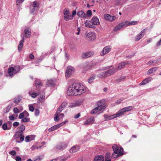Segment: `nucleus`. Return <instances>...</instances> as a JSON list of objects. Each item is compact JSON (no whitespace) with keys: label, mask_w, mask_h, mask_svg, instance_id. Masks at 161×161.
<instances>
[{"label":"nucleus","mask_w":161,"mask_h":161,"mask_svg":"<svg viewBox=\"0 0 161 161\" xmlns=\"http://www.w3.org/2000/svg\"><path fill=\"white\" fill-rule=\"evenodd\" d=\"M87 90L86 87L80 83H75L71 85L69 87L67 92L68 96H77L80 95L86 92Z\"/></svg>","instance_id":"f257e3e1"},{"label":"nucleus","mask_w":161,"mask_h":161,"mask_svg":"<svg viewBox=\"0 0 161 161\" xmlns=\"http://www.w3.org/2000/svg\"><path fill=\"white\" fill-rule=\"evenodd\" d=\"M112 147L114 151L112 154V156L114 158H117L124 154L123 149L122 147H119L116 145H114Z\"/></svg>","instance_id":"f03ea898"},{"label":"nucleus","mask_w":161,"mask_h":161,"mask_svg":"<svg viewBox=\"0 0 161 161\" xmlns=\"http://www.w3.org/2000/svg\"><path fill=\"white\" fill-rule=\"evenodd\" d=\"M20 70V67L19 65L15 66L14 67L9 68L8 70V72L10 77H12L14 75L18 72Z\"/></svg>","instance_id":"7ed1b4c3"},{"label":"nucleus","mask_w":161,"mask_h":161,"mask_svg":"<svg viewBox=\"0 0 161 161\" xmlns=\"http://www.w3.org/2000/svg\"><path fill=\"white\" fill-rule=\"evenodd\" d=\"M24 138L25 136L23 134L15 133L13 137L12 140H15L16 143H21L24 141Z\"/></svg>","instance_id":"20e7f679"},{"label":"nucleus","mask_w":161,"mask_h":161,"mask_svg":"<svg viewBox=\"0 0 161 161\" xmlns=\"http://www.w3.org/2000/svg\"><path fill=\"white\" fill-rule=\"evenodd\" d=\"M39 9V4L36 1L33 2L32 5L30 7V12L33 13Z\"/></svg>","instance_id":"39448f33"},{"label":"nucleus","mask_w":161,"mask_h":161,"mask_svg":"<svg viewBox=\"0 0 161 161\" xmlns=\"http://www.w3.org/2000/svg\"><path fill=\"white\" fill-rule=\"evenodd\" d=\"M132 109L133 107L131 106L126 107L119 110L118 111V112L120 116L125 114L126 112L131 111L132 110Z\"/></svg>","instance_id":"423d86ee"},{"label":"nucleus","mask_w":161,"mask_h":161,"mask_svg":"<svg viewBox=\"0 0 161 161\" xmlns=\"http://www.w3.org/2000/svg\"><path fill=\"white\" fill-rule=\"evenodd\" d=\"M74 72V68L71 66H68L67 68L66 71L65 73V76L66 78L69 77Z\"/></svg>","instance_id":"0eeeda50"},{"label":"nucleus","mask_w":161,"mask_h":161,"mask_svg":"<svg viewBox=\"0 0 161 161\" xmlns=\"http://www.w3.org/2000/svg\"><path fill=\"white\" fill-rule=\"evenodd\" d=\"M97 105L100 109L103 112L106 107L105 101L103 100L99 101L97 103Z\"/></svg>","instance_id":"6e6552de"},{"label":"nucleus","mask_w":161,"mask_h":161,"mask_svg":"<svg viewBox=\"0 0 161 161\" xmlns=\"http://www.w3.org/2000/svg\"><path fill=\"white\" fill-rule=\"evenodd\" d=\"M86 37L88 38L91 41H93L96 38L95 34L91 31L87 32L86 33Z\"/></svg>","instance_id":"1a4fd4ad"},{"label":"nucleus","mask_w":161,"mask_h":161,"mask_svg":"<svg viewBox=\"0 0 161 161\" xmlns=\"http://www.w3.org/2000/svg\"><path fill=\"white\" fill-rule=\"evenodd\" d=\"M84 102V100L80 99L75 101V103H71L69 106V108H72L79 106L82 104Z\"/></svg>","instance_id":"9d476101"},{"label":"nucleus","mask_w":161,"mask_h":161,"mask_svg":"<svg viewBox=\"0 0 161 161\" xmlns=\"http://www.w3.org/2000/svg\"><path fill=\"white\" fill-rule=\"evenodd\" d=\"M21 40L19 42L18 47V50L19 52L22 50V48L23 46V42L25 41L24 36L23 33L21 34Z\"/></svg>","instance_id":"9b49d317"},{"label":"nucleus","mask_w":161,"mask_h":161,"mask_svg":"<svg viewBox=\"0 0 161 161\" xmlns=\"http://www.w3.org/2000/svg\"><path fill=\"white\" fill-rule=\"evenodd\" d=\"M67 144L64 142L58 143L56 146V148L59 150H64L67 147Z\"/></svg>","instance_id":"f8f14e48"},{"label":"nucleus","mask_w":161,"mask_h":161,"mask_svg":"<svg viewBox=\"0 0 161 161\" xmlns=\"http://www.w3.org/2000/svg\"><path fill=\"white\" fill-rule=\"evenodd\" d=\"M111 47L110 46H106L102 50L100 53L101 55L102 56L104 55L105 54L111 51Z\"/></svg>","instance_id":"ddd939ff"},{"label":"nucleus","mask_w":161,"mask_h":161,"mask_svg":"<svg viewBox=\"0 0 161 161\" xmlns=\"http://www.w3.org/2000/svg\"><path fill=\"white\" fill-rule=\"evenodd\" d=\"M105 19L107 20L112 22L116 19V17L114 16H111L108 14H106L104 15Z\"/></svg>","instance_id":"4468645a"},{"label":"nucleus","mask_w":161,"mask_h":161,"mask_svg":"<svg viewBox=\"0 0 161 161\" xmlns=\"http://www.w3.org/2000/svg\"><path fill=\"white\" fill-rule=\"evenodd\" d=\"M24 36L25 37L28 38L30 37L31 36V30L29 28H26L24 31Z\"/></svg>","instance_id":"2eb2a0df"},{"label":"nucleus","mask_w":161,"mask_h":161,"mask_svg":"<svg viewBox=\"0 0 161 161\" xmlns=\"http://www.w3.org/2000/svg\"><path fill=\"white\" fill-rule=\"evenodd\" d=\"M18 128L19 130L17 131L15 133L23 134V132L25 130V128L24 125L22 123L20 124V126Z\"/></svg>","instance_id":"dca6fc26"},{"label":"nucleus","mask_w":161,"mask_h":161,"mask_svg":"<svg viewBox=\"0 0 161 161\" xmlns=\"http://www.w3.org/2000/svg\"><path fill=\"white\" fill-rule=\"evenodd\" d=\"M99 107L97 106L96 107L93 109L90 112L91 114H98L101 113L103 112L99 108Z\"/></svg>","instance_id":"f3484780"},{"label":"nucleus","mask_w":161,"mask_h":161,"mask_svg":"<svg viewBox=\"0 0 161 161\" xmlns=\"http://www.w3.org/2000/svg\"><path fill=\"white\" fill-rule=\"evenodd\" d=\"M125 25V22H122L121 23H120L117 25L116 26L113 30L114 31H117L121 29Z\"/></svg>","instance_id":"a211bd4d"},{"label":"nucleus","mask_w":161,"mask_h":161,"mask_svg":"<svg viewBox=\"0 0 161 161\" xmlns=\"http://www.w3.org/2000/svg\"><path fill=\"white\" fill-rule=\"evenodd\" d=\"M77 15L80 18L85 19L86 18V15L84 11L82 10L78 11L77 13Z\"/></svg>","instance_id":"6ab92c4d"},{"label":"nucleus","mask_w":161,"mask_h":161,"mask_svg":"<svg viewBox=\"0 0 161 161\" xmlns=\"http://www.w3.org/2000/svg\"><path fill=\"white\" fill-rule=\"evenodd\" d=\"M92 22L94 25H99L100 23L98 18L95 16H94L92 18Z\"/></svg>","instance_id":"aec40b11"},{"label":"nucleus","mask_w":161,"mask_h":161,"mask_svg":"<svg viewBox=\"0 0 161 161\" xmlns=\"http://www.w3.org/2000/svg\"><path fill=\"white\" fill-rule=\"evenodd\" d=\"M80 148L78 145H76L73 147L69 150L70 153H74L78 151Z\"/></svg>","instance_id":"412c9836"},{"label":"nucleus","mask_w":161,"mask_h":161,"mask_svg":"<svg viewBox=\"0 0 161 161\" xmlns=\"http://www.w3.org/2000/svg\"><path fill=\"white\" fill-rule=\"evenodd\" d=\"M94 121V117H92L88 119L84 123V125H90L93 124Z\"/></svg>","instance_id":"4be33fe9"},{"label":"nucleus","mask_w":161,"mask_h":161,"mask_svg":"<svg viewBox=\"0 0 161 161\" xmlns=\"http://www.w3.org/2000/svg\"><path fill=\"white\" fill-rule=\"evenodd\" d=\"M92 22L89 20H86L85 22V25L86 27H89L93 29H94L96 28L95 25H94L93 24H92Z\"/></svg>","instance_id":"5701e85b"},{"label":"nucleus","mask_w":161,"mask_h":161,"mask_svg":"<svg viewBox=\"0 0 161 161\" xmlns=\"http://www.w3.org/2000/svg\"><path fill=\"white\" fill-rule=\"evenodd\" d=\"M152 80V78L148 77L144 79L140 84V85H144L149 83Z\"/></svg>","instance_id":"b1692460"},{"label":"nucleus","mask_w":161,"mask_h":161,"mask_svg":"<svg viewBox=\"0 0 161 161\" xmlns=\"http://www.w3.org/2000/svg\"><path fill=\"white\" fill-rule=\"evenodd\" d=\"M8 123H10V125L9 126H8L7 124L6 123H4L2 126V127L3 129L4 130H10L11 127L12 126V125L11 124V122H8Z\"/></svg>","instance_id":"393cba45"},{"label":"nucleus","mask_w":161,"mask_h":161,"mask_svg":"<svg viewBox=\"0 0 161 161\" xmlns=\"http://www.w3.org/2000/svg\"><path fill=\"white\" fill-rule=\"evenodd\" d=\"M115 70L116 69L114 68L105 71L107 77L111 75L115 71Z\"/></svg>","instance_id":"a878e982"},{"label":"nucleus","mask_w":161,"mask_h":161,"mask_svg":"<svg viewBox=\"0 0 161 161\" xmlns=\"http://www.w3.org/2000/svg\"><path fill=\"white\" fill-rule=\"evenodd\" d=\"M104 158L102 155H97L95 157L94 161H104Z\"/></svg>","instance_id":"bb28decb"},{"label":"nucleus","mask_w":161,"mask_h":161,"mask_svg":"<svg viewBox=\"0 0 161 161\" xmlns=\"http://www.w3.org/2000/svg\"><path fill=\"white\" fill-rule=\"evenodd\" d=\"M128 64V62H123L120 63L118 66L117 69L119 70L121 69Z\"/></svg>","instance_id":"cd10ccee"},{"label":"nucleus","mask_w":161,"mask_h":161,"mask_svg":"<svg viewBox=\"0 0 161 161\" xmlns=\"http://www.w3.org/2000/svg\"><path fill=\"white\" fill-rule=\"evenodd\" d=\"M120 115L118 111L115 114H112L110 115H108V120H110L114 118L120 116Z\"/></svg>","instance_id":"c85d7f7f"},{"label":"nucleus","mask_w":161,"mask_h":161,"mask_svg":"<svg viewBox=\"0 0 161 161\" xmlns=\"http://www.w3.org/2000/svg\"><path fill=\"white\" fill-rule=\"evenodd\" d=\"M92 53L91 52H86L83 53L82 55V58H87L91 56Z\"/></svg>","instance_id":"c756f323"},{"label":"nucleus","mask_w":161,"mask_h":161,"mask_svg":"<svg viewBox=\"0 0 161 161\" xmlns=\"http://www.w3.org/2000/svg\"><path fill=\"white\" fill-rule=\"evenodd\" d=\"M55 84V81L54 80H47V85L49 86H54Z\"/></svg>","instance_id":"7c9ffc66"},{"label":"nucleus","mask_w":161,"mask_h":161,"mask_svg":"<svg viewBox=\"0 0 161 161\" xmlns=\"http://www.w3.org/2000/svg\"><path fill=\"white\" fill-rule=\"evenodd\" d=\"M45 96L42 95L38 99V102L39 103H42L45 101Z\"/></svg>","instance_id":"2f4dec72"},{"label":"nucleus","mask_w":161,"mask_h":161,"mask_svg":"<svg viewBox=\"0 0 161 161\" xmlns=\"http://www.w3.org/2000/svg\"><path fill=\"white\" fill-rule=\"evenodd\" d=\"M125 23L126 25L127 26L129 25H136L137 23V22L136 21H132L129 22L128 21H126L125 22Z\"/></svg>","instance_id":"473e14b6"},{"label":"nucleus","mask_w":161,"mask_h":161,"mask_svg":"<svg viewBox=\"0 0 161 161\" xmlns=\"http://www.w3.org/2000/svg\"><path fill=\"white\" fill-rule=\"evenodd\" d=\"M111 154L109 153H107L105 155V161H111Z\"/></svg>","instance_id":"72a5a7b5"},{"label":"nucleus","mask_w":161,"mask_h":161,"mask_svg":"<svg viewBox=\"0 0 161 161\" xmlns=\"http://www.w3.org/2000/svg\"><path fill=\"white\" fill-rule=\"evenodd\" d=\"M157 69L156 67L151 68L148 70L147 74L149 75L155 72Z\"/></svg>","instance_id":"f704fd0d"},{"label":"nucleus","mask_w":161,"mask_h":161,"mask_svg":"<svg viewBox=\"0 0 161 161\" xmlns=\"http://www.w3.org/2000/svg\"><path fill=\"white\" fill-rule=\"evenodd\" d=\"M97 76L98 78H101L107 77L105 71L98 74L97 75Z\"/></svg>","instance_id":"c9c22d12"},{"label":"nucleus","mask_w":161,"mask_h":161,"mask_svg":"<svg viewBox=\"0 0 161 161\" xmlns=\"http://www.w3.org/2000/svg\"><path fill=\"white\" fill-rule=\"evenodd\" d=\"M73 19V16L71 15H69L68 14L66 15H65L64 16V20L66 21H68L70 19Z\"/></svg>","instance_id":"e433bc0d"},{"label":"nucleus","mask_w":161,"mask_h":161,"mask_svg":"<svg viewBox=\"0 0 161 161\" xmlns=\"http://www.w3.org/2000/svg\"><path fill=\"white\" fill-rule=\"evenodd\" d=\"M144 36V34H142L141 33H140L139 34L137 35L135 38V40L136 41H139Z\"/></svg>","instance_id":"4c0bfd02"},{"label":"nucleus","mask_w":161,"mask_h":161,"mask_svg":"<svg viewBox=\"0 0 161 161\" xmlns=\"http://www.w3.org/2000/svg\"><path fill=\"white\" fill-rule=\"evenodd\" d=\"M21 100V96H18L17 98H15L14 99V102L16 104L20 102Z\"/></svg>","instance_id":"58836bf2"},{"label":"nucleus","mask_w":161,"mask_h":161,"mask_svg":"<svg viewBox=\"0 0 161 161\" xmlns=\"http://www.w3.org/2000/svg\"><path fill=\"white\" fill-rule=\"evenodd\" d=\"M21 121L22 123L30 122V119L29 118L24 117L21 119Z\"/></svg>","instance_id":"ea45409f"},{"label":"nucleus","mask_w":161,"mask_h":161,"mask_svg":"<svg viewBox=\"0 0 161 161\" xmlns=\"http://www.w3.org/2000/svg\"><path fill=\"white\" fill-rule=\"evenodd\" d=\"M126 76H121L116 79V81L118 82H120L124 80Z\"/></svg>","instance_id":"a19ab883"},{"label":"nucleus","mask_w":161,"mask_h":161,"mask_svg":"<svg viewBox=\"0 0 161 161\" xmlns=\"http://www.w3.org/2000/svg\"><path fill=\"white\" fill-rule=\"evenodd\" d=\"M29 94L32 97L35 98H36L38 95V93L36 92H33L31 93L30 92H29Z\"/></svg>","instance_id":"79ce46f5"},{"label":"nucleus","mask_w":161,"mask_h":161,"mask_svg":"<svg viewBox=\"0 0 161 161\" xmlns=\"http://www.w3.org/2000/svg\"><path fill=\"white\" fill-rule=\"evenodd\" d=\"M95 76L93 75L90 78L88 79V82L89 83H91L92 82V81H93L95 79Z\"/></svg>","instance_id":"37998d69"},{"label":"nucleus","mask_w":161,"mask_h":161,"mask_svg":"<svg viewBox=\"0 0 161 161\" xmlns=\"http://www.w3.org/2000/svg\"><path fill=\"white\" fill-rule=\"evenodd\" d=\"M29 110L32 112H33L34 111V107L32 104H30L29 105Z\"/></svg>","instance_id":"c03bdc74"},{"label":"nucleus","mask_w":161,"mask_h":161,"mask_svg":"<svg viewBox=\"0 0 161 161\" xmlns=\"http://www.w3.org/2000/svg\"><path fill=\"white\" fill-rule=\"evenodd\" d=\"M35 82L36 86H38V85L41 86L42 85V82L39 80H35Z\"/></svg>","instance_id":"a18cd8bd"},{"label":"nucleus","mask_w":161,"mask_h":161,"mask_svg":"<svg viewBox=\"0 0 161 161\" xmlns=\"http://www.w3.org/2000/svg\"><path fill=\"white\" fill-rule=\"evenodd\" d=\"M63 109H64V108H62V107H61V106H60L58 108L56 111L57 113H60L62 112Z\"/></svg>","instance_id":"49530a36"},{"label":"nucleus","mask_w":161,"mask_h":161,"mask_svg":"<svg viewBox=\"0 0 161 161\" xmlns=\"http://www.w3.org/2000/svg\"><path fill=\"white\" fill-rule=\"evenodd\" d=\"M60 113H57V112H56V114H55V117L54 118V120L55 121H58L59 120V114Z\"/></svg>","instance_id":"de8ad7c7"},{"label":"nucleus","mask_w":161,"mask_h":161,"mask_svg":"<svg viewBox=\"0 0 161 161\" xmlns=\"http://www.w3.org/2000/svg\"><path fill=\"white\" fill-rule=\"evenodd\" d=\"M67 105V103L66 102H64L62 103L60 106H61V107H62V108L64 109Z\"/></svg>","instance_id":"09e8293b"},{"label":"nucleus","mask_w":161,"mask_h":161,"mask_svg":"<svg viewBox=\"0 0 161 161\" xmlns=\"http://www.w3.org/2000/svg\"><path fill=\"white\" fill-rule=\"evenodd\" d=\"M40 110L38 109H36L35 110V116H38L40 114Z\"/></svg>","instance_id":"8fccbe9b"},{"label":"nucleus","mask_w":161,"mask_h":161,"mask_svg":"<svg viewBox=\"0 0 161 161\" xmlns=\"http://www.w3.org/2000/svg\"><path fill=\"white\" fill-rule=\"evenodd\" d=\"M56 130V128L55 127V126L54 125L53 126H52L51 127L49 128L48 130V131H49V132H52L55 130Z\"/></svg>","instance_id":"3c124183"},{"label":"nucleus","mask_w":161,"mask_h":161,"mask_svg":"<svg viewBox=\"0 0 161 161\" xmlns=\"http://www.w3.org/2000/svg\"><path fill=\"white\" fill-rule=\"evenodd\" d=\"M25 116V114H24V113L23 112L19 114V118L22 119L24 118Z\"/></svg>","instance_id":"603ef678"},{"label":"nucleus","mask_w":161,"mask_h":161,"mask_svg":"<svg viewBox=\"0 0 161 161\" xmlns=\"http://www.w3.org/2000/svg\"><path fill=\"white\" fill-rule=\"evenodd\" d=\"M25 141L26 142H30V137L29 135L26 136L25 138Z\"/></svg>","instance_id":"864d4df0"},{"label":"nucleus","mask_w":161,"mask_h":161,"mask_svg":"<svg viewBox=\"0 0 161 161\" xmlns=\"http://www.w3.org/2000/svg\"><path fill=\"white\" fill-rule=\"evenodd\" d=\"M9 154L12 155L14 156L16 155V152L14 150H12L11 151L9 152Z\"/></svg>","instance_id":"5fc2aeb1"},{"label":"nucleus","mask_w":161,"mask_h":161,"mask_svg":"<svg viewBox=\"0 0 161 161\" xmlns=\"http://www.w3.org/2000/svg\"><path fill=\"white\" fill-rule=\"evenodd\" d=\"M14 112L15 114L19 113L20 111L17 108H14L13 109Z\"/></svg>","instance_id":"6e6d98bb"},{"label":"nucleus","mask_w":161,"mask_h":161,"mask_svg":"<svg viewBox=\"0 0 161 161\" xmlns=\"http://www.w3.org/2000/svg\"><path fill=\"white\" fill-rule=\"evenodd\" d=\"M17 5H18L20 3L24 2L25 0H16Z\"/></svg>","instance_id":"4d7b16f0"},{"label":"nucleus","mask_w":161,"mask_h":161,"mask_svg":"<svg viewBox=\"0 0 161 161\" xmlns=\"http://www.w3.org/2000/svg\"><path fill=\"white\" fill-rule=\"evenodd\" d=\"M92 15V12L90 10H89L87 11V15L88 16H91Z\"/></svg>","instance_id":"13d9d810"},{"label":"nucleus","mask_w":161,"mask_h":161,"mask_svg":"<svg viewBox=\"0 0 161 161\" xmlns=\"http://www.w3.org/2000/svg\"><path fill=\"white\" fill-rule=\"evenodd\" d=\"M59 161H65L66 160L64 157H61L58 158Z\"/></svg>","instance_id":"bf43d9fd"},{"label":"nucleus","mask_w":161,"mask_h":161,"mask_svg":"<svg viewBox=\"0 0 161 161\" xmlns=\"http://www.w3.org/2000/svg\"><path fill=\"white\" fill-rule=\"evenodd\" d=\"M10 107L9 106L7 107L5 109V112L6 113H8L10 110Z\"/></svg>","instance_id":"052dcab7"},{"label":"nucleus","mask_w":161,"mask_h":161,"mask_svg":"<svg viewBox=\"0 0 161 161\" xmlns=\"http://www.w3.org/2000/svg\"><path fill=\"white\" fill-rule=\"evenodd\" d=\"M69 13V11L67 10L66 9H64V13L65 15H66L67 14H68Z\"/></svg>","instance_id":"680f3d73"},{"label":"nucleus","mask_w":161,"mask_h":161,"mask_svg":"<svg viewBox=\"0 0 161 161\" xmlns=\"http://www.w3.org/2000/svg\"><path fill=\"white\" fill-rule=\"evenodd\" d=\"M29 136H30V140L31 141L33 140L35 138V136L34 135H30Z\"/></svg>","instance_id":"e2e57ef3"},{"label":"nucleus","mask_w":161,"mask_h":161,"mask_svg":"<svg viewBox=\"0 0 161 161\" xmlns=\"http://www.w3.org/2000/svg\"><path fill=\"white\" fill-rule=\"evenodd\" d=\"M67 122V121H64L61 123H60V124H58L59 127L62 126L64 124H66Z\"/></svg>","instance_id":"0e129e2a"},{"label":"nucleus","mask_w":161,"mask_h":161,"mask_svg":"<svg viewBox=\"0 0 161 161\" xmlns=\"http://www.w3.org/2000/svg\"><path fill=\"white\" fill-rule=\"evenodd\" d=\"M19 123L18 122H15L13 123V125L14 126L16 127V126H17L19 125Z\"/></svg>","instance_id":"69168bd1"},{"label":"nucleus","mask_w":161,"mask_h":161,"mask_svg":"<svg viewBox=\"0 0 161 161\" xmlns=\"http://www.w3.org/2000/svg\"><path fill=\"white\" fill-rule=\"evenodd\" d=\"M29 58L32 60L34 58V56L32 53H31L29 54Z\"/></svg>","instance_id":"338daca9"},{"label":"nucleus","mask_w":161,"mask_h":161,"mask_svg":"<svg viewBox=\"0 0 161 161\" xmlns=\"http://www.w3.org/2000/svg\"><path fill=\"white\" fill-rule=\"evenodd\" d=\"M15 160L16 161H21V158L19 156H17L16 157Z\"/></svg>","instance_id":"774afa93"}]
</instances>
